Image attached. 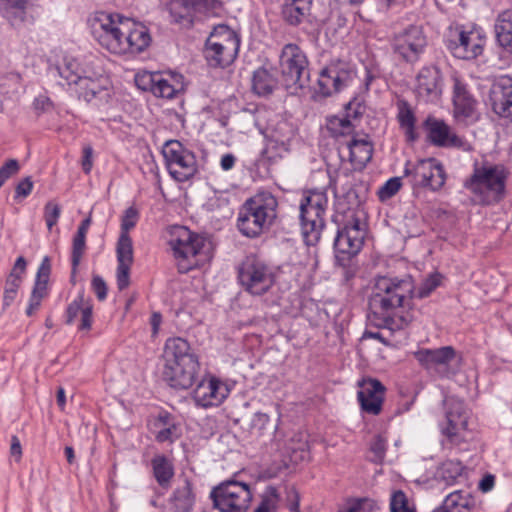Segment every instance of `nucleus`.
Segmentation results:
<instances>
[{"label": "nucleus", "mask_w": 512, "mask_h": 512, "mask_svg": "<svg viewBox=\"0 0 512 512\" xmlns=\"http://www.w3.org/2000/svg\"><path fill=\"white\" fill-rule=\"evenodd\" d=\"M392 49L402 60L408 63L419 61L427 46V37L422 27L409 25L394 34Z\"/></svg>", "instance_id": "dca6fc26"}, {"label": "nucleus", "mask_w": 512, "mask_h": 512, "mask_svg": "<svg viewBox=\"0 0 512 512\" xmlns=\"http://www.w3.org/2000/svg\"><path fill=\"white\" fill-rule=\"evenodd\" d=\"M277 502V490L274 487H268L254 512H274L277 508Z\"/></svg>", "instance_id": "de8ad7c7"}, {"label": "nucleus", "mask_w": 512, "mask_h": 512, "mask_svg": "<svg viewBox=\"0 0 512 512\" xmlns=\"http://www.w3.org/2000/svg\"><path fill=\"white\" fill-rule=\"evenodd\" d=\"M240 47L239 38L231 31L217 37L211 36L206 42L205 58L212 67H227L236 59Z\"/></svg>", "instance_id": "f3484780"}, {"label": "nucleus", "mask_w": 512, "mask_h": 512, "mask_svg": "<svg viewBox=\"0 0 512 512\" xmlns=\"http://www.w3.org/2000/svg\"><path fill=\"white\" fill-rule=\"evenodd\" d=\"M415 358L431 374L449 377L453 374L451 364L455 361L456 351L452 346L421 349L415 353Z\"/></svg>", "instance_id": "aec40b11"}, {"label": "nucleus", "mask_w": 512, "mask_h": 512, "mask_svg": "<svg viewBox=\"0 0 512 512\" xmlns=\"http://www.w3.org/2000/svg\"><path fill=\"white\" fill-rule=\"evenodd\" d=\"M311 0H286L282 8L283 18L291 25L299 24L310 10Z\"/></svg>", "instance_id": "c9c22d12"}, {"label": "nucleus", "mask_w": 512, "mask_h": 512, "mask_svg": "<svg viewBox=\"0 0 512 512\" xmlns=\"http://www.w3.org/2000/svg\"><path fill=\"white\" fill-rule=\"evenodd\" d=\"M401 178L393 177L387 180L378 190V197L381 201H386L397 194L401 188Z\"/></svg>", "instance_id": "603ef678"}, {"label": "nucleus", "mask_w": 512, "mask_h": 512, "mask_svg": "<svg viewBox=\"0 0 512 512\" xmlns=\"http://www.w3.org/2000/svg\"><path fill=\"white\" fill-rule=\"evenodd\" d=\"M490 100L493 111L512 123V77L502 75L491 87Z\"/></svg>", "instance_id": "5701e85b"}, {"label": "nucleus", "mask_w": 512, "mask_h": 512, "mask_svg": "<svg viewBox=\"0 0 512 512\" xmlns=\"http://www.w3.org/2000/svg\"><path fill=\"white\" fill-rule=\"evenodd\" d=\"M465 472L464 465L458 460H446L437 469L436 476L439 480L450 486L455 484Z\"/></svg>", "instance_id": "4c0bfd02"}, {"label": "nucleus", "mask_w": 512, "mask_h": 512, "mask_svg": "<svg viewBox=\"0 0 512 512\" xmlns=\"http://www.w3.org/2000/svg\"><path fill=\"white\" fill-rule=\"evenodd\" d=\"M86 250V236L75 234L72 240L71 265L72 277L75 276L78 266Z\"/></svg>", "instance_id": "c03bdc74"}, {"label": "nucleus", "mask_w": 512, "mask_h": 512, "mask_svg": "<svg viewBox=\"0 0 512 512\" xmlns=\"http://www.w3.org/2000/svg\"><path fill=\"white\" fill-rule=\"evenodd\" d=\"M174 82L175 80L172 77L167 79L163 76V74H160L156 87L154 88L153 95L165 99L174 98L182 89V86L179 82Z\"/></svg>", "instance_id": "a19ab883"}, {"label": "nucleus", "mask_w": 512, "mask_h": 512, "mask_svg": "<svg viewBox=\"0 0 512 512\" xmlns=\"http://www.w3.org/2000/svg\"><path fill=\"white\" fill-rule=\"evenodd\" d=\"M494 480H495V478L493 475L488 474V475L484 476L479 483L480 490L483 492L490 491L494 486Z\"/></svg>", "instance_id": "338daca9"}, {"label": "nucleus", "mask_w": 512, "mask_h": 512, "mask_svg": "<svg viewBox=\"0 0 512 512\" xmlns=\"http://www.w3.org/2000/svg\"><path fill=\"white\" fill-rule=\"evenodd\" d=\"M344 512H380V508L375 501L363 498L349 502Z\"/></svg>", "instance_id": "09e8293b"}, {"label": "nucleus", "mask_w": 512, "mask_h": 512, "mask_svg": "<svg viewBox=\"0 0 512 512\" xmlns=\"http://www.w3.org/2000/svg\"><path fill=\"white\" fill-rule=\"evenodd\" d=\"M51 271L50 260L48 257H44L42 260L36 275V281L32 290L31 295L38 296L43 299L47 294V284L49 281Z\"/></svg>", "instance_id": "ea45409f"}, {"label": "nucleus", "mask_w": 512, "mask_h": 512, "mask_svg": "<svg viewBox=\"0 0 512 512\" xmlns=\"http://www.w3.org/2000/svg\"><path fill=\"white\" fill-rule=\"evenodd\" d=\"M210 496L220 512H246L252 500L249 485L236 480L220 483L212 489Z\"/></svg>", "instance_id": "9b49d317"}, {"label": "nucleus", "mask_w": 512, "mask_h": 512, "mask_svg": "<svg viewBox=\"0 0 512 512\" xmlns=\"http://www.w3.org/2000/svg\"><path fill=\"white\" fill-rule=\"evenodd\" d=\"M397 119L401 129L404 130L407 140L410 142L415 141L417 138V134L415 132L416 119L407 102L401 101L398 103Z\"/></svg>", "instance_id": "58836bf2"}, {"label": "nucleus", "mask_w": 512, "mask_h": 512, "mask_svg": "<svg viewBox=\"0 0 512 512\" xmlns=\"http://www.w3.org/2000/svg\"><path fill=\"white\" fill-rule=\"evenodd\" d=\"M195 504V493L191 480L185 477L173 491L169 499L172 512H191Z\"/></svg>", "instance_id": "c756f323"}, {"label": "nucleus", "mask_w": 512, "mask_h": 512, "mask_svg": "<svg viewBox=\"0 0 512 512\" xmlns=\"http://www.w3.org/2000/svg\"><path fill=\"white\" fill-rule=\"evenodd\" d=\"M160 74L159 72L148 71L137 73L135 76V84L139 89L149 91L153 94Z\"/></svg>", "instance_id": "49530a36"}, {"label": "nucleus", "mask_w": 512, "mask_h": 512, "mask_svg": "<svg viewBox=\"0 0 512 512\" xmlns=\"http://www.w3.org/2000/svg\"><path fill=\"white\" fill-rule=\"evenodd\" d=\"M180 273H187L202 266L209 259L208 245L204 238L186 227H175L169 241Z\"/></svg>", "instance_id": "0eeeda50"}, {"label": "nucleus", "mask_w": 512, "mask_h": 512, "mask_svg": "<svg viewBox=\"0 0 512 512\" xmlns=\"http://www.w3.org/2000/svg\"><path fill=\"white\" fill-rule=\"evenodd\" d=\"M495 33L500 47L512 55V8L505 9L498 14Z\"/></svg>", "instance_id": "2f4dec72"}, {"label": "nucleus", "mask_w": 512, "mask_h": 512, "mask_svg": "<svg viewBox=\"0 0 512 512\" xmlns=\"http://www.w3.org/2000/svg\"><path fill=\"white\" fill-rule=\"evenodd\" d=\"M52 105L50 98L44 95L36 97L33 102L34 109L40 112L48 111Z\"/></svg>", "instance_id": "052dcab7"}, {"label": "nucleus", "mask_w": 512, "mask_h": 512, "mask_svg": "<svg viewBox=\"0 0 512 512\" xmlns=\"http://www.w3.org/2000/svg\"><path fill=\"white\" fill-rule=\"evenodd\" d=\"M416 94L425 102L437 101L442 94V78L435 66L422 67L416 77Z\"/></svg>", "instance_id": "b1692460"}, {"label": "nucleus", "mask_w": 512, "mask_h": 512, "mask_svg": "<svg viewBox=\"0 0 512 512\" xmlns=\"http://www.w3.org/2000/svg\"><path fill=\"white\" fill-rule=\"evenodd\" d=\"M162 360V377L170 387L185 390L195 383L200 363L188 341L180 337L167 339Z\"/></svg>", "instance_id": "20e7f679"}, {"label": "nucleus", "mask_w": 512, "mask_h": 512, "mask_svg": "<svg viewBox=\"0 0 512 512\" xmlns=\"http://www.w3.org/2000/svg\"><path fill=\"white\" fill-rule=\"evenodd\" d=\"M428 138L432 144L439 147L457 148L462 151H471L472 145L463 137L455 134L442 120L428 118L426 120Z\"/></svg>", "instance_id": "4be33fe9"}, {"label": "nucleus", "mask_w": 512, "mask_h": 512, "mask_svg": "<svg viewBox=\"0 0 512 512\" xmlns=\"http://www.w3.org/2000/svg\"><path fill=\"white\" fill-rule=\"evenodd\" d=\"M152 473L158 485L167 490L175 474L172 461L163 454L155 455L151 460Z\"/></svg>", "instance_id": "473e14b6"}, {"label": "nucleus", "mask_w": 512, "mask_h": 512, "mask_svg": "<svg viewBox=\"0 0 512 512\" xmlns=\"http://www.w3.org/2000/svg\"><path fill=\"white\" fill-rule=\"evenodd\" d=\"M91 223H92V217H91V214H89L88 217H86L84 220L81 221L76 234L86 236Z\"/></svg>", "instance_id": "774afa93"}, {"label": "nucleus", "mask_w": 512, "mask_h": 512, "mask_svg": "<svg viewBox=\"0 0 512 512\" xmlns=\"http://www.w3.org/2000/svg\"><path fill=\"white\" fill-rule=\"evenodd\" d=\"M93 306L90 299L85 298L84 292H80L77 297L68 305L65 313L66 323L72 324L78 315L81 316L79 329L89 330L92 326Z\"/></svg>", "instance_id": "c85d7f7f"}, {"label": "nucleus", "mask_w": 512, "mask_h": 512, "mask_svg": "<svg viewBox=\"0 0 512 512\" xmlns=\"http://www.w3.org/2000/svg\"><path fill=\"white\" fill-rule=\"evenodd\" d=\"M277 83L273 72L259 68L253 74L252 89L259 96H267L274 91Z\"/></svg>", "instance_id": "e433bc0d"}, {"label": "nucleus", "mask_w": 512, "mask_h": 512, "mask_svg": "<svg viewBox=\"0 0 512 512\" xmlns=\"http://www.w3.org/2000/svg\"><path fill=\"white\" fill-rule=\"evenodd\" d=\"M107 84L108 81L104 77L91 78L82 76L74 90L78 94L79 98H83L85 101L90 102L96 97L103 98L109 96Z\"/></svg>", "instance_id": "7c9ffc66"}, {"label": "nucleus", "mask_w": 512, "mask_h": 512, "mask_svg": "<svg viewBox=\"0 0 512 512\" xmlns=\"http://www.w3.org/2000/svg\"><path fill=\"white\" fill-rule=\"evenodd\" d=\"M276 198L267 191L248 199L239 211L237 227L246 237L254 238L267 229L276 218Z\"/></svg>", "instance_id": "423d86ee"}, {"label": "nucleus", "mask_w": 512, "mask_h": 512, "mask_svg": "<svg viewBox=\"0 0 512 512\" xmlns=\"http://www.w3.org/2000/svg\"><path fill=\"white\" fill-rule=\"evenodd\" d=\"M347 151L349 161L357 169H362L371 160L373 146L368 136L353 137L346 145L340 148V153Z\"/></svg>", "instance_id": "cd10ccee"}, {"label": "nucleus", "mask_w": 512, "mask_h": 512, "mask_svg": "<svg viewBox=\"0 0 512 512\" xmlns=\"http://www.w3.org/2000/svg\"><path fill=\"white\" fill-rule=\"evenodd\" d=\"M238 279L245 291L261 296L274 285L272 269L255 255L247 256L238 269Z\"/></svg>", "instance_id": "9d476101"}, {"label": "nucleus", "mask_w": 512, "mask_h": 512, "mask_svg": "<svg viewBox=\"0 0 512 512\" xmlns=\"http://www.w3.org/2000/svg\"><path fill=\"white\" fill-rule=\"evenodd\" d=\"M169 174L179 182H185L197 172V161L193 152L177 140H169L162 150Z\"/></svg>", "instance_id": "4468645a"}, {"label": "nucleus", "mask_w": 512, "mask_h": 512, "mask_svg": "<svg viewBox=\"0 0 512 512\" xmlns=\"http://www.w3.org/2000/svg\"><path fill=\"white\" fill-rule=\"evenodd\" d=\"M453 112L458 122L471 124L478 120L477 100L468 84L457 76L453 77Z\"/></svg>", "instance_id": "412c9836"}, {"label": "nucleus", "mask_w": 512, "mask_h": 512, "mask_svg": "<svg viewBox=\"0 0 512 512\" xmlns=\"http://www.w3.org/2000/svg\"><path fill=\"white\" fill-rule=\"evenodd\" d=\"M335 194L336 221L341 222L343 228L338 230L334 239V252L336 263L342 267V276L349 282L356 273L353 258L362 249L365 229L362 227L359 216L357 195L349 190L345 195Z\"/></svg>", "instance_id": "f03ea898"}, {"label": "nucleus", "mask_w": 512, "mask_h": 512, "mask_svg": "<svg viewBox=\"0 0 512 512\" xmlns=\"http://www.w3.org/2000/svg\"><path fill=\"white\" fill-rule=\"evenodd\" d=\"M11 456L15 457V460L18 462L22 456V447L19 438L16 435L11 437V447H10Z\"/></svg>", "instance_id": "680f3d73"}, {"label": "nucleus", "mask_w": 512, "mask_h": 512, "mask_svg": "<svg viewBox=\"0 0 512 512\" xmlns=\"http://www.w3.org/2000/svg\"><path fill=\"white\" fill-rule=\"evenodd\" d=\"M414 285L411 277H378L370 298V310L380 322V327L391 331L405 329L413 319L404 307L412 298Z\"/></svg>", "instance_id": "7ed1b4c3"}, {"label": "nucleus", "mask_w": 512, "mask_h": 512, "mask_svg": "<svg viewBox=\"0 0 512 512\" xmlns=\"http://www.w3.org/2000/svg\"><path fill=\"white\" fill-rule=\"evenodd\" d=\"M475 506V499L469 492L456 490L447 495L440 506L446 512H470Z\"/></svg>", "instance_id": "f704fd0d"}, {"label": "nucleus", "mask_w": 512, "mask_h": 512, "mask_svg": "<svg viewBox=\"0 0 512 512\" xmlns=\"http://www.w3.org/2000/svg\"><path fill=\"white\" fill-rule=\"evenodd\" d=\"M351 126V122L346 118L334 117L329 120L328 129L335 135L344 134Z\"/></svg>", "instance_id": "6e6d98bb"}, {"label": "nucleus", "mask_w": 512, "mask_h": 512, "mask_svg": "<svg viewBox=\"0 0 512 512\" xmlns=\"http://www.w3.org/2000/svg\"><path fill=\"white\" fill-rule=\"evenodd\" d=\"M508 169L503 164L484 162L474 164L473 173L464 182L473 200L480 205H494L506 194Z\"/></svg>", "instance_id": "39448f33"}, {"label": "nucleus", "mask_w": 512, "mask_h": 512, "mask_svg": "<svg viewBox=\"0 0 512 512\" xmlns=\"http://www.w3.org/2000/svg\"><path fill=\"white\" fill-rule=\"evenodd\" d=\"M235 162L236 157L231 153H227L221 157L220 165L224 171H229L234 167Z\"/></svg>", "instance_id": "e2e57ef3"}, {"label": "nucleus", "mask_w": 512, "mask_h": 512, "mask_svg": "<svg viewBox=\"0 0 512 512\" xmlns=\"http://www.w3.org/2000/svg\"><path fill=\"white\" fill-rule=\"evenodd\" d=\"M352 80L351 70L347 63L337 61L322 69V97L340 92Z\"/></svg>", "instance_id": "a878e982"}, {"label": "nucleus", "mask_w": 512, "mask_h": 512, "mask_svg": "<svg viewBox=\"0 0 512 512\" xmlns=\"http://www.w3.org/2000/svg\"><path fill=\"white\" fill-rule=\"evenodd\" d=\"M139 219L138 210L129 207L125 210L121 222V233L117 242V271L116 280L119 290H124L130 285V270L133 264V243L129 231L133 229Z\"/></svg>", "instance_id": "6e6552de"}, {"label": "nucleus", "mask_w": 512, "mask_h": 512, "mask_svg": "<svg viewBox=\"0 0 512 512\" xmlns=\"http://www.w3.org/2000/svg\"><path fill=\"white\" fill-rule=\"evenodd\" d=\"M92 156H93L92 147L85 146L83 148L82 169L86 174H89L92 169V166H93Z\"/></svg>", "instance_id": "bf43d9fd"}, {"label": "nucleus", "mask_w": 512, "mask_h": 512, "mask_svg": "<svg viewBox=\"0 0 512 512\" xmlns=\"http://www.w3.org/2000/svg\"><path fill=\"white\" fill-rule=\"evenodd\" d=\"M386 448L387 440L383 436L377 435L373 438L370 450L374 454V461L381 462L384 459Z\"/></svg>", "instance_id": "5fc2aeb1"}, {"label": "nucleus", "mask_w": 512, "mask_h": 512, "mask_svg": "<svg viewBox=\"0 0 512 512\" xmlns=\"http://www.w3.org/2000/svg\"><path fill=\"white\" fill-rule=\"evenodd\" d=\"M446 409V424L441 431L447 441L454 446L468 440V418L469 412L465 403L453 396L447 397L444 401Z\"/></svg>", "instance_id": "2eb2a0df"}, {"label": "nucleus", "mask_w": 512, "mask_h": 512, "mask_svg": "<svg viewBox=\"0 0 512 512\" xmlns=\"http://www.w3.org/2000/svg\"><path fill=\"white\" fill-rule=\"evenodd\" d=\"M391 512H416L414 504L402 490L392 493L390 498Z\"/></svg>", "instance_id": "a18cd8bd"}, {"label": "nucleus", "mask_w": 512, "mask_h": 512, "mask_svg": "<svg viewBox=\"0 0 512 512\" xmlns=\"http://www.w3.org/2000/svg\"><path fill=\"white\" fill-rule=\"evenodd\" d=\"M22 278L19 274L10 273L5 281L3 294V309L9 307L16 299Z\"/></svg>", "instance_id": "37998d69"}, {"label": "nucleus", "mask_w": 512, "mask_h": 512, "mask_svg": "<svg viewBox=\"0 0 512 512\" xmlns=\"http://www.w3.org/2000/svg\"><path fill=\"white\" fill-rule=\"evenodd\" d=\"M220 7L218 0H169L167 9L171 21L191 25L200 14H206Z\"/></svg>", "instance_id": "6ab92c4d"}, {"label": "nucleus", "mask_w": 512, "mask_h": 512, "mask_svg": "<svg viewBox=\"0 0 512 512\" xmlns=\"http://www.w3.org/2000/svg\"><path fill=\"white\" fill-rule=\"evenodd\" d=\"M269 422H270V417L265 413L258 412L254 415V418H253V426L254 427H259V429H263V428H265V426L267 424H269Z\"/></svg>", "instance_id": "0e129e2a"}, {"label": "nucleus", "mask_w": 512, "mask_h": 512, "mask_svg": "<svg viewBox=\"0 0 512 512\" xmlns=\"http://www.w3.org/2000/svg\"><path fill=\"white\" fill-rule=\"evenodd\" d=\"M385 387L377 379H363L359 383L357 398L361 409L371 415H378L382 410Z\"/></svg>", "instance_id": "393cba45"}, {"label": "nucleus", "mask_w": 512, "mask_h": 512, "mask_svg": "<svg viewBox=\"0 0 512 512\" xmlns=\"http://www.w3.org/2000/svg\"><path fill=\"white\" fill-rule=\"evenodd\" d=\"M42 299L38 296L31 295L29 305L26 309L27 316H32L40 307Z\"/></svg>", "instance_id": "69168bd1"}, {"label": "nucleus", "mask_w": 512, "mask_h": 512, "mask_svg": "<svg viewBox=\"0 0 512 512\" xmlns=\"http://www.w3.org/2000/svg\"><path fill=\"white\" fill-rule=\"evenodd\" d=\"M404 174L408 177L414 194L422 189L438 192L446 182L445 169L435 158L421 159L414 164L406 163Z\"/></svg>", "instance_id": "1a4fd4ad"}, {"label": "nucleus", "mask_w": 512, "mask_h": 512, "mask_svg": "<svg viewBox=\"0 0 512 512\" xmlns=\"http://www.w3.org/2000/svg\"><path fill=\"white\" fill-rule=\"evenodd\" d=\"M93 39L115 55H138L152 42L149 29L142 23L118 13L95 12L89 18Z\"/></svg>", "instance_id": "f257e3e1"}, {"label": "nucleus", "mask_w": 512, "mask_h": 512, "mask_svg": "<svg viewBox=\"0 0 512 512\" xmlns=\"http://www.w3.org/2000/svg\"><path fill=\"white\" fill-rule=\"evenodd\" d=\"M307 59L295 44L284 46L280 56L282 84L288 90L303 88L309 81Z\"/></svg>", "instance_id": "f8f14e48"}, {"label": "nucleus", "mask_w": 512, "mask_h": 512, "mask_svg": "<svg viewBox=\"0 0 512 512\" xmlns=\"http://www.w3.org/2000/svg\"><path fill=\"white\" fill-rule=\"evenodd\" d=\"M227 386L215 377L202 379L193 392L195 402L202 407L221 404L228 396Z\"/></svg>", "instance_id": "bb28decb"}, {"label": "nucleus", "mask_w": 512, "mask_h": 512, "mask_svg": "<svg viewBox=\"0 0 512 512\" xmlns=\"http://www.w3.org/2000/svg\"><path fill=\"white\" fill-rule=\"evenodd\" d=\"M33 188V181L31 177H25L23 180H21L17 186H16V197H27Z\"/></svg>", "instance_id": "13d9d810"}, {"label": "nucleus", "mask_w": 512, "mask_h": 512, "mask_svg": "<svg viewBox=\"0 0 512 512\" xmlns=\"http://www.w3.org/2000/svg\"><path fill=\"white\" fill-rule=\"evenodd\" d=\"M61 214V207L59 204L49 201L44 207V219L47 228L51 230L56 225Z\"/></svg>", "instance_id": "864d4df0"}, {"label": "nucleus", "mask_w": 512, "mask_h": 512, "mask_svg": "<svg viewBox=\"0 0 512 512\" xmlns=\"http://www.w3.org/2000/svg\"><path fill=\"white\" fill-rule=\"evenodd\" d=\"M486 40V35L480 28H456L445 43L455 58L472 60L483 53Z\"/></svg>", "instance_id": "ddd939ff"}, {"label": "nucleus", "mask_w": 512, "mask_h": 512, "mask_svg": "<svg viewBox=\"0 0 512 512\" xmlns=\"http://www.w3.org/2000/svg\"><path fill=\"white\" fill-rule=\"evenodd\" d=\"M59 74L67 81L68 85H74V87L82 77L78 71V64L75 61L65 63L63 67L59 68Z\"/></svg>", "instance_id": "3c124183"}, {"label": "nucleus", "mask_w": 512, "mask_h": 512, "mask_svg": "<svg viewBox=\"0 0 512 512\" xmlns=\"http://www.w3.org/2000/svg\"><path fill=\"white\" fill-rule=\"evenodd\" d=\"M171 417L168 413L164 415H160L158 421L161 422L165 427L160 429L156 435L155 439L160 442H173L175 439L179 437L177 433V426L175 423L170 421Z\"/></svg>", "instance_id": "79ce46f5"}, {"label": "nucleus", "mask_w": 512, "mask_h": 512, "mask_svg": "<svg viewBox=\"0 0 512 512\" xmlns=\"http://www.w3.org/2000/svg\"><path fill=\"white\" fill-rule=\"evenodd\" d=\"M320 197L315 192H309L300 203V226L304 243L316 247L320 241Z\"/></svg>", "instance_id": "a211bd4d"}, {"label": "nucleus", "mask_w": 512, "mask_h": 512, "mask_svg": "<svg viewBox=\"0 0 512 512\" xmlns=\"http://www.w3.org/2000/svg\"><path fill=\"white\" fill-rule=\"evenodd\" d=\"M92 290L99 301H103L107 297V285L104 279L99 275H94L91 281Z\"/></svg>", "instance_id": "4d7b16f0"}, {"label": "nucleus", "mask_w": 512, "mask_h": 512, "mask_svg": "<svg viewBox=\"0 0 512 512\" xmlns=\"http://www.w3.org/2000/svg\"><path fill=\"white\" fill-rule=\"evenodd\" d=\"M33 0H0V13L12 25H19L26 19Z\"/></svg>", "instance_id": "72a5a7b5"}, {"label": "nucleus", "mask_w": 512, "mask_h": 512, "mask_svg": "<svg viewBox=\"0 0 512 512\" xmlns=\"http://www.w3.org/2000/svg\"><path fill=\"white\" fill-rule=\"evenodd\" d=\"M442 276L439 273L430 274L419 286L416 296L418 298L428 297L441 284Z\"/></svg>", "instance_id": "8fccbe9b"}]
</instances>
